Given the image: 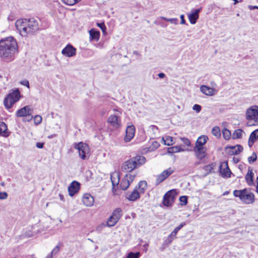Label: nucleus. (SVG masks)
<instances>
[{"mask_svg": "<svg viewBox=\"0 0 258 258\" xmlns=\"http://www.w3.org/2000/svg\"><path fill=\"white\" fill-rule=\"evenodd\" d=\"M80 188V184L79 182L76 181H73L68 187L69 195L71 197L74 196L77 192L79 191Z\"/></svg>", "mask_w": 258, "mask_h": 258, "instance_id": "nucleus-16", "label": "nucleus"}, {"mask_svg": "<svg viewBox=\"0 0 258 258\" xmlns=\"http://www.w3.org/2000/svg\"><path fill=\"white\" fill-rule=\"evenodd\" d=\"M59 197H60V200L62 201V200H63V196H62V195H59Z\"/></svg>", "mask_w": 258, "mask_h": 258, "instance_id": "nucleus-64", "label": "nucleus"}, {"mask_svg": "<svg viewBox=\"0 0 258 258\" xmlns=\"http://www.w3.org/2000/svg\"><path fill=\"white\" fill-rule=\"evenodd\" d=\"M176 234L175 233H174L173 231L168 235L169 237H170L171 239L174 240L176 238Z\"/></svg>", "mask_w": 258, "mask_h": 258, "instance_id": "nucleus-54", "label": "nucleus"}, {"mask_svg": "<svg viewBox=\"0 0 258 258\" xmlns=\"http://www.w3.org/2000/svg\"><path fill=\"white\" fill-rule=\"evenodd\" d=\"M246 117L248 120V125L251 126L258 123V106H253L247 109Z\"/></svg>", "mask_w": 258, "mask_h": 258, "instance_id": "nucleus-5", "label": "nucleus"}, {"mask_svg": "<svg viewBox=\"0 0 258 258\" xmlns=\"http://www.w3.org/2000/svg\"><path fill=\"white\" fill-rule=\"evenodd\" d=\"M36 146L39 149H42L44 146V143L42 142H38L36 143Z\"/></svg>", "mask_w": 258, "mask_h": 258, "instance_id": "nucleus-53", "label": "nucleus"}, {"mask_svg": "<svg viewBox=\"0 0 258 258\" xmlns=\"http://www.w3.org/2000/svg\"><path fill=\"white\" fill-rule=\"evenodd\" d=\"M223 136L225 140H229L232 136L230 131L227 128H224L223 130Z\"/></svg>", "mask_w": 258, "mask_h": 258, "instance_id": "nucleus-37", "label": "nucleus"}, {"mask_svg": "<svg viewBox=\"0 0 258 258\" xmlns=\"http://www.w3.org/2000/svg\"><path fill=\"white\" fill-rule=\"evenodd\" d=\"M173 240L172 239H171L170 237L168 236V237L167 238V239L166 240H165L164 242L165 244L169 245L172 242Z\"/></svg>", "mask_w": 258, "mask_h": 258, "instance_id": "nucleus-52", "label": "nucleus"}, {"mask_svg": "<svg viewBox=\"0 0 258 258\" xmlns=\"http://www.w3.org/2000/svg\"><path fill=\"white\" fill-rule=\"evenodd\" d=\"M141 193L138 191L137 186H136L131 193L126 194V198L130 201H135L140 198Z\"/></svg>", "mask_w": 258, "mask_h": 258, "instance_id": "nucleus-22", "label": "nucleus"}, {"mask_svg": "<svg viewBox=\"0 0 258 258\" xmlns=\"http://www.w3.org/2000/svg\"><path fill=\"white\" fill-rule=\"evenodd\" d=\"M212 133L214 136L218 138L221 136L220 130L218 126H214L212 128Z\"/></svg>", "mask_w": 258, "mask_h": 258, "instance_id": "nucleus-36", "label": "nucleus"}, {"mask_svg": "<svg viewBox=\"0 0 258 258\" xmlns=\"http://www.w3.org/2000/svg\"><path fill=\"white\" fill-rule=\"evenodd\" d=\"M42 119V117L39 115H36L34 117V121L36 125L39 124L41 122Z\"/></svg>", "mask_w": 258, "mask_h": 258, "instance_id": "nucleus-42", "label": "nucleus"}, {"mask_svg": "<svg viewBox=\"0 0 258 258\" xmlns=\"http://www.w3.org/2000/svg\"><path fill=\"white\" fill-rule=\"evenodd\" d=\"M135 175H132L130 173L126 174L120 181V188L124 190L127 189L130 184L135 179Z\"/></svg>", "mask_w": 258, "mask_h": 258, "instance_id": "nucleus-9", "label": "nucleus"}, {"mask_svg": "<svg viewBox=\"0 0 258 258\" xmlns=\"http://www.w3.org/2000/svg\"><path fill=\"white\" fill-rule=\"evenodd\" d=\"M184 150L180 146H175L171 147L168 148L167 152L169 154L177 153L179 152L183 151Z\"/></svg>", "mask_w": 258, "mask_h": 258, "instance_id": "nucleus-31", "label": "nucleus"}, {"mask_svg": "<svg viewBox=\"0 0 258 258\" xmlns=\"http://www.w3.org/2000/svg\"><path fill=\"white\" fill-rule=\"evenodd\" d=\"M146 161V159L144 156L138 155L125 161L121 165V169L123 171L130 172L145 164Z\"/></svg>", "mask_w": 258, "mask_h": 258, "instance_id": "nucleus-3", "label": "nucleus"}, {"mask_svg": "<svg viewBox=\"0 0 258 258\" xmlns=\"http://www.w3.org/2000/svg\"><path fill=\"white\" fill-rule=\"evenodd\" d=\"M248 9L250 10L254 9H258V6L249 5L248 6Z\"/></svg>", "mask_w": 258, "mask_h": 258, "instance_id": "nucleus-57", "label": "nucleus"}, {"mask_svg": "<svg viewBox=\"0 0 258 258\" xmlns=\"http://www.w3.org/2000/svg\"><path fill=\"white\" fill-rule=\"evenodd\" d=\"M185 225V223L184 222H183L182 223H181L179 226H178L177 227H176L174 229V230L173 231V232L174 233H175V234H177V232H178V231L179 230H180L184 225Z\"/></svg>", "mask_w": 258, "mask_h": 258, "instance_id": "nucleus-46", "label": "nucleus"}, {"mask_svg": "<svg viewBox=\"0 0 258 258\" xmlns=\"http://www.w3.org/2000/svg\"><path fill=\"white\" fill-rule=\"evenodd\" d=\"M122 215V210L120 208L115 209L110 217L114 218L115 220L118 221Z\"/></svg>", "mask_w": 258, "mask_h": 258, "instance_id": "nucleus-30", "label": "nucleus"}, {"mask_svg": "<svg viewBox=\"0 0 258 258\" xmlns=\"http://www.w3.org/2000/svg\"><path fill=\"white\" fill-rule=\"evenodd\" d=\"M33 116L32 115V113H29L28 115L25 116V118L23 119V121H30L33 118Z\"/></svg>", "mask_w": 258, "mask_h": 258, "instance_id": "nucleus-47", "label": "nucleus"}, {"mask_svg": "<svg viewBox=\"0 0 258 258\" xmlns=\"http://www.w3.org/2000/svg\"><path fill=\"white\" fill-rule=\"evenodd\" d=\"M110 179L111 180L112 187L114 188L115 185H117L119 183V175L118 173H113L111 174Z\"/></svg>", "mask_w": 258, "mask_h": 258, "instance_id": "nucleus-29", "label": "nucleus"}, {"mask_svg": "<svg viewBox=\"0 0 258 258\" xmlns=\"http://www.w3.org/2000/svg\"><path fill=\"white\" fill-rule=\"evenodd\" d=\"M220 172L222 177H230L232 173L228 165L227 162H223L220 166Z\"/></svg>", "mask_w": 258, "mask_h": 258, "instance_id": "nucleus-15", "label": "nucleus"}, {"mask_svg": "<svg viewBox=\"0 0 258 258\" xmlns=\"http://www.w3.org/2000/svg\"><path fill=\"white\" fill-rule=\"evenodd\" d=\"M61 1L66 5L73 6V5H75L76 4L78 3L81 0H61Z\"/></svg>", "mask_w": 258, "mask_h": 258, "instance_id": "nucleus-38", "label": "nucleus"}, {"mask_svg": "<svg viewBox=\"0 0 258 258\" xmlns=\"http://www.w3.org/2000/svg\"><path fill=\"white\" fill-rule=\"evenodd\" d=\"M62 54L67 57H72L76 54V49L71 44H68L61 51Z\"/></svg>", "mask_w": 258, "mask_h": 258, "instance_id": "nucleus-14", "label": "nucleus"}, {"mask_svg": "<svg viewBox=\"0 0 258 258\" xmlns=\"http://www.w3.org/2000/svg\"><path fill=\"white\" fill-rule=\"evenodd\" d=\"M135 133V127L133 125H129L126 129V134L124 138L125 142L130 141L134 137Z\"/></svg>", "mask_w": 258, "mask_h": 258, "instance_id": "nucleus-18", "label": "nucleus"}, {"mask_svg": "<svg viewBox=\"0 0 258 258\" xmlns=\"http://www.w3.org/2000/svg\"><path fill=\"white\" fill-rule=\"evenodd\" d=\"M8 197V194L6 192H0V200L6 199Z\"/></svg>", "mask_w": 258, "mask_h": 258, "instance_id": "nucleus-51", "label": "nucleus"}, {"mask_svg": "<svg viewBox=\"0 0 258 258\" xmlns=\"http://www.w3.org/2000/svg\"><path fill=\"white\" fill-rule=\"evenodd\" d=\"M233 160L234 162L235 163H237L239 162V159L237 157H233Z\"/></svg>", "mask_w": 258, "mask_h": 258, "instance_id": "nucleus-59", "label": "nucleus"}, {"mask_svg": "<svg viewBox=\"0 0 258 258\" xmlns=\"http://www.w3.org/2000/svg\"><path fill=\"white\" fill-rule=\"evenodd\" d=\"M244 134V132L241 129H237L234 131L232 135V139H241L242 137V135Z\"/></svg>", "mask_w": 258, "mask_h": 258, "instance_id": "nucleus-32", "label": "nucleus"}, {"mask_svg": "<svg viewBox=\"0 0 258 258\" xmlns=\"http://www.w3.org/2000/svg\"><path fill=\"white\" fill-rule=\"evenodd\" d=\"M163 19H164L166 21L170 22L172 24H177V22H178V19L176 18L167 19V18L163 17Z\"/></svg>", "mask_w": 258, "mask_h": 258, "instance_id": "nucleus-45", "label": "nucleus"}, {"mask_svg": "<svg viewBox=\"0 0 258 258\" xmlns=\"http://www.w3.org/2000/svg\"><path fill=\"white\" fill-rule=\"evenodd\" d=\"M133 54H135L136 55H139L140 54L137 51H136V50L134 51Z\"/></svg>", "mask_w": 258, "mask_h": 258, "instance_id": "nucleus-60", "label": "nucleus"}, {"mask_svg": "<svg viewBox=\"0 0 258 258\" xmlns=\"http://www.w3.org/2000/svg\"><path fill=\"white\" fill-rule=\"evenodd\" d=\"M173 172V170L169 168L168 169L164 170L161 174L157 176L156 180V185H157L161 182L163 181L168 177H169Z\"/></svg>", "mask_w": 258, "mask_h": 258, "instance_id": "nucleus-10", "label": "nucleus"}, {"mask_svg": "<svg viewBox=\"0 0 258 258\" xmlns=\"http://www.w3.org/2000/svg\"><path fill=\"white\" fill-rule=\"evenodd\" d=\"M180 19H181V24H185V21L184 20V15H181L180 16Z\"/></svg>", "mask_w": 258, "mask_h": 258, "instance_id": "nucleus-56", "label": "nucleus"}, {"mask_svg": "<svg viewBox=\"0 0 258 258\" xmlns=\"http://www.w3.org/2000/svg\"><path fill=\"white\" fill-rule=\"evenodd\" d=\"M200 90L203 94L207 96H213L217 92L216 89L206 85H202L200 87Z\"/></svg>", "mask_w": 258, "mask_h": 258, "instance_id": "nucleus-20", "label": "nucleus"}, {"mask_svg": "<svg viewBox=\"0 0 258 258\" xmlns=\"http://www.w3.org/2000/svg\"><path fill=\"white\" fill-rule=\"evenodd\" d=\"M107 122L114 128H118L121 126L120 118L117 115H111L107 119Z\"/></svg>", "mask_w": 258, "mask_h": 258, "instance_id": "nucleus-12", "label": "nucleus"}, {"mask_svg": "<svg viewBox=\"0 0 258 258\" xmlns=\"http://www.w3.org/2000/svg\"><path fill=\"white\" fill-rule=\"evenodd\" d=\"M15 26L23 36L31 35L39 30V22L34 18L17 20Z\"/></svg>", "mask_w": 258, "mask_h": 258, "instance_id": "nucleus-2", "label": "nucleus"}, {"mask_svg": "<svg viewBox=\"0 0 258 258\" xmlns=\"http://www.w3.org/2000/svg\"><path fill=\"white\" fill-rule=\"evenodd\" d=\"M194 152L196 157L202 160L206 156L207 148L205 147H195Z\"/></svg>", "mask_w": 258, "mask_h": 258, "instance_id": "nucleus-17", "label": "nucleus"}, {"mask_svg": "<svg viewBox=\"0 0 258 258\" xmlns=\"http://www.w3.org/2000/svg\"><path fill=\"white\" fill-rule=\"evenodd\" d=\"M18 52L17 43L13 37H8L0 40V57L3 61H12Z\"/></svg>", "mask_w": 258, "mask_h": 258, "instance_id": "nucleus-1", "label": "nucleus"}, {"mask_svg": "<svg viewBox=\"0 0 258 258\" xmlns=\"http://www.w3.org/2000/svg\"><path fill=\"white\" fill-rule=\"evenodd\" d=\"M257 185H256V191L258 194V176L257 177Z\"/></svg>", "mask_w": 258, "mask_h": 258, "instance_id": "nucleus-61", "label": "nucleus"}, {"mask_svg": "<svg viewBox=\"0 0 258 258\" xmlns=\"http://www.w3.org/2000/svg\"><path fill=\"white\" fill-rule=\"evenodd\" d=\"M208 140V137L207 136L202 135L200 136L196 141L195 147H204V145Z\"/></svg>", "mask_w": 258, "mask_h": 258, "instance_id": "nucleus-25", "label": "nucleus"}, {"mask_svg": "<svg viewBox=\"0 0 258 258\" xmlns=\"http://www.w3.org/2000/svg\"><path fill=\"white\" fill-rule=\"evenodd\" d=\"M117 222L118 221L117 220H115V219L114 218L110 217L109 218V219H108L106 223V224L102 223L101 225L98 226L97 227V230H100L102 228L105 227V226H107V227H112V226H114L117 223Z\"/></svg>", "mask_w": 258, "mask_h": 258, "instance_id": "nucleus-23", "label": "nucleus"}, {"mask_svg": "<svg viewBox=\"0 0 258 258\" xmlns=\"http://www.w3.org/2000/svg\"><path fill=\"white\" fill-rule=\"evenodd\" d=\"M158 76L160 78H164L165 77V75L163 73H160L158 74Z\"/></svg>", "mask_w": 258, "mask_h": 258, "instance_id": "nucleus-58", "label": "nucleus"}, {"mask_svg": "<svg viewBox=\"0 0 258 258\" xmlns=\"http://www.w3.org/2000/svg\"><path fill=\"white\" fill-rule=\"evenodd\" d=\"M254 174L252 172V169L248 168L247 173L246 174L245 179L249 185H252L253 184V177Z\"/></svg>", "mask_w": 258, "mask_h": 258, "instance_id": "nucleus-26", "label": "nucleus"}, {"mask_svg": "<svg viewBox=\"0 0 258 258\" xmlns=\"http://www.w3.org/2000/svg\"><path fill=\"white\" fill-rule=\"evenodd\" d=\"M258 139V129L253 131L250 135L248 139V146L251 147L253 143Z\"/></svg>", "mask_w": 258, "mask_h": 258, "instance_id": "nucleus-24", "label": "nucleus"}, {"mask_svg": "<svg viewBox=\"0 0 258 258\" xmlns=\"http://www.w3.org/2000/svg\"><path fill=\"white\" fill-rule=\"evenodd\" d=\"M20 84L27 87L28 88H30L29 82L27 80H23L20 82Z\"/></svg>", "mask_w": 258, "mask_h": 258, "instance_id": "nucleus-50", "label": "nucleus"}, {"mask_svg": "<svg viewBox=\"0 0 258 258\" xmlns=\"http://www.w3.org/2000/svg\"><path fill=\"white\" fill-rule=\"evenodd\" d=\"M151 127L152 128L153 130H154V128H155L156 130L158 129L157 126H156L155 125H151Z\"/></svg>", "mask_w": 258, "mask_h": 258, "instance_id": "nucleus-62", "label": "nucleus"}, {"mask_svg": "<svg viewBox=\"0 0 258 258\" xmlns=\"http://www.w3.org/2000/svg\"><path fill=\"white\" fill-rule=\"evenodd\" d=\"M257 156L255 153L253 152L252 155L248 158V162L250 164L252 163L256 160Z\"/></svg>", "mask_w": 258, "mask_h": 258, "instance_id": "nucleus-40", "label": "nucleus"}, {"mask_svg": "<svg viewBox=\"0 0 258 258\" xmlns=\"http://www.w3.org/2000/svg\"><path fill=\"white\" fill-rule=\"evenodd\" d=\"M211 85L212 86V87H214L216 86V84L214 82H211Z\"/></svg>", "mask_w": 258, "mask_h": 258, "instance_id": "nucleus-63", "label": "nucleus"}, {"mask_svg": "<svg viewBox=\"0 0 258 258\" xmlns=\"http://www.w3.org/2000/svg\"><path fill=\"white\" fill-rule=\"evenodd\" d=\"M214 168V164L213 163L210 164L208 165L205 166L203 168V170L205 171V175H207L208 174L212 172V170H213Z\"/></svg>", "mask_w": 258, "mask_h": 258, "instance_id": "nucleus-35", "label": "nucleus"}, {"mask_svg": "<svg viewBox=\"0 0 258 258\" xmlns=\"http://www.w3.org/2000/svg\"><path fill=\"white\" fill-rule=\"evenodd\" d=\"M61 245V243H58L51 251L50 256H53V255H55L59 251L60 246Z\"/></svg>", "mask_w": 258, "mask_h": 258, "instance_id": "nucleus-39", "label": "nucleus"}, {"mask_svg": "<svg viewBox=\"0 0 258 258\" xmlns=\"http://www.w3.org/2000/svg\"><path fill=\"white\" fill-rule=\"evenodd\" d=\"M243 147L240 145L234 146L226 147L225 148V152L229 155H237L243 151Z\"/></svg>", "mask_w": 258, "mask_h": 258, "instance_id": "nucleus-11", "label": "nucleus"}, {"mask_svg": "<svg viewBox=\"0 0 258 258\" xmlns=\"http://www.w3.org/2000/svg\"><path fill=\"white\" fill-rule=\"evenodd\" d=\"M97 25L101 29L103 33H106V27L104 23H97Z\"/></svg>", "mask_w": 258, "mask_h": 258, "instance_id": "nucleus-44", "label": "nucleus"}, {"mask_svg": "<svg viewBox=\"0 0 258 258\" xmlns=\"http://www.w3.org/2000/svg\"><path fill=\"white\" fill-rule=\"evenodd\" d=\"M179 201L181 203V205H186L187 203V197L185 196H181L179 198Z\"/></svg>", "mask_w": 258, "mask_h": 258, "instance_id": "nucleus-43", "label": "nucleus"}, {"mask_svg": "<svg viewBox=\"0 0 258 258\" xmlns=\"http://www.w3.org/2000/svg\"><path fill=\"white\" fill-rule=\"evenodd\" d=\"M74 148L78 150L79 156L82 160H86L88 158L87 155L89 152V147L88 145L83 142H80L75 144Z\"/></svg>", "mask_w": 258, "mask_h": 258, "instance_id": "nucleus-7", "label": "nucleus"}, {"mask_svg": "<svg viewBox=\"0 0 258 258\" xmlns=\"http://www.w3.org/2000/svg\"><path fill=\"white\" fill-rule=\"evenodd\" d=\"M233 195L235 197H238L240 201L245 204H251L254 202V195L249 192L247 189L244 188L241 190H234Z\"/></svg>", "mask_w": 258, "mask_h": 258, "instance_id": "nucleus-4", "label": "nucleus"}, {"mask_svg": "<svg viewBox=\"0 0 258 258\" xmlns=\"http://www.w3.org/2000/svg\"><path fill=\"white\" fill-rule=\"evenodd\" d=\"M32 109L30 106H25L24 107L19 109L16 113L17 117H25L29 113H32Z\"/></svg>", "mask_w": 258, "mask_h": 258, "instance_id": "nucleus-19", "label": "nucleus"}, {"mask_svg": "<svg viewBox=\"0 0 258 258\" xmlns=\"http://www.w3.org/2000/svg\"><path fill=\"white\" fill-rule=\"evenodd\" d=\"M202 11V8L197 9H193L191 13L188 15V18L191 24L196 23L199 18V13Z\"/></svg>", "mask_w": 258, "mask_h": 258, "instance_id": "nucleus-13", "label": "nucleus"}, {"mask_svg": "<svg viewBox=\"0 0 258 258\" xmlns=\"http://www.w3.org/2000/svg\"><path fill=\"white\" fill-rule=\"evenodd\" d=\"M181 140H182V142L187 146H189L190 145V142L187 138H181Z\"/></svg>", "mask_w": 258, "mask_h": 258, "instance_id": "nucleus-49", "label": "nucleus"}, {"mask_svg": "<svg viewBox=\"0 0 258 258\" xmlns=\"http://www.w3.org/2000/svg\"><path fill=\"white\" fill-rule=\"evenodd\" d=\"M173 139L174 138L170 136H166L162 138V140L164 142V144L167 146H170L173 144L174 143Z\"/></svg>", "mask_w": 258, "mask_h": 258, "instance_id": "nucleus-34", "label": "nucleus"}, {"mask_svg": "<svg viewBox=\"0 0 258 258\" xmlns=\"http://www.w3.org/2000/svg\"><path fill=\"white\" fill-rule=\"evenodd\" d=\"M20 98V93L18 89H16L13 92L9 94L4 101L5 106L8 109H11L12 105L17 101Z\"/></svg>", "mask_w": 258, "mask_h": 258, "instance_id": "nucleus-6", "label": "nucleus"}, {"mask_svg": "<svg viewBox=\"0 0 258 258\" xmlns=\"http://www.w3.org/2000/svg\"><path fill=\"white\" fill-rule=\"evenodd\" d=\"M137 186V189L139 190L140 192L141 193H144L145 190L147 187V183L146 181H141L138 183V186Z\"/></svg>", "mask_w": 258, "mask_h": 258, "instance_id": "nucleus-33", "label": "nucleus"}, {"mask_svg": "<svg viewBox=\"0 0 258 258\" xmlns=\"http://www.w3.org/2000/svg\"><path fill=\"white\" fill-rule=\"evenodd\" d=\"M176 196L177 193L175 189L169 190L163 197V204L166 207L171 206L174 203Z\"/></svg>", "mask_w": 258, "mask_h": 258, "instance_id": "nucleus-8", "label": "nucleus"}, {"mask_svg": "<svg viewBox=\"0 0 258 258\" xmlns=\"http://www.w3.org/2000/svg\"><path fill=\"white\" fill-rule=\"evenodd\" d=\"M90 37L92 40L98 41L100 38V32L94 29H92L89 31Z\"/></svg>", "mask_w": 258, "mask_h": 258, "instance_id": "nucleus-28", "label": "nucleus"}, {"mask_svg": "<svg viewBox=\"0 0 258 258\" xmlns=\"http://www.w3.org/2000/svg\"><path fill=\"white\" fill-rule=\"evenodd\" d=\"M140 255V253L139 252H137L136 253L131 252L128 254L126 258H139Z\"/></svg>", "mask_w": 258, "mask_h": 258, "instance_id": "nucleus-41", "label": "nucleus"}, {"mask_svg": "<svg viewBox=\"0 0 258 258\" xmlns=\"http://www.w3.org/2000/svg\"><path fill=\"white\" fill-rule=\"evenodd\" d=\"M202 109L201 106L199 104H195L192 107V109L195 110L197 113L201 111Z\"/></svg>", "mask_w": 258, "mask_h": 258, "instance_id": "nucleus-48", "label": "nucleus"}, {"mask_svg": "<svg viewBox=\"0 0 258 258\" xmlns=\"http://www.w3.org/2000/svg\"><path fill=\"white\" fill-rule=\"evenodd\" d=\"M0 136L7 137L9 136L7 126L4 122H0Z\"/></svg>", "mask_w": 258, "mask_h": 258, "instance_id": "nucleus-27", "label": "nucleus"}, {"mask_svg": "<svg viewBox=\"0 0 258 258\" xmlns=\"http://www.w3.org/2000/svg\"><path fill=\"white\" fill-rule=\"evenodd\" d=\"M152 146H153V148L157 149L160 146V144L158 142L154 141L152 143Z\"/></svg>", "mask_w": 258, "mask_h": 258, "instance_id": "nucleus-55", "label": "nucleus"}, {"mask_svg": "<svg viewBox=\"0 0 258 258\" xmlns=\"http://www.w3.org/2000/svg\"><path fill=\"white\" fill-rule=\"evenodd\" d=\"M82 202L86 207H91L94 203V198L89 194L84 195L82 198Z\"/></svg>", "mask_w": 258, "mask_h": 258, "instance_id": "nucleus-21", "label": "nucleus"}]
</instances>
